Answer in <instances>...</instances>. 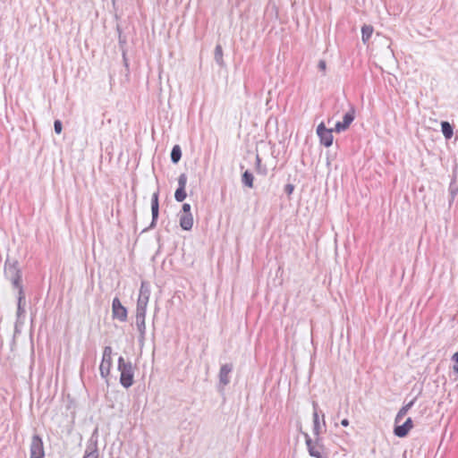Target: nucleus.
<instances>
[{
  "label": "nucleus",
  "mask_w": 458,
  "mask_h": 458,
  "mask_svg": "<svg viewBox=\"0 0 458 458\" xmlns=\"http://www.w3.org/2000/svg\"><path fill=\"white\" fill-rule=\"evenodd\" d=\"M187 183V176L185 174H181L178 177V188H182L185 190Z\"/></svg>",
  "instance_id": "b1692460"
},
{
  "label": "nucleus",
  "mask_w": 458,
  "mask_h": 458,
  "mask_svg": "<svg viewBox=\"0 0 458 458\" xmlns=\"http://www.w3.org/2000/svg\"><path fill=\"white\" fill-rule=\"evenodd\" d=\"M182 214H191V205L188 203H184L182 208Z\"/></svg>",
  "instance_id": "c85d7f7f"
},
{
  "label": "nucleus",
  "mask_w": 458,
  "mask_h": 458,
  "mask_svg": "<svg viewBox=\"0 0 458 458\" xmlns=\"http://www.w3.org/2000/svg\"><path fill=\"white\" fill-rule=\"evenodd\" d=\"M83 458H98L97 443L87 446Z\"/></svg>",
  "instance_id": "f3484780"
},
{
  "label": "nucleus",
  "mask_w": 458,
  "mask_h": 458,
  "mask_svg": "<svg viewBox=\"0 0 458 458\" xmlns=\"http://www.w3.org/2000/svg\"><path fill=\"white\" fill-rule=\"evenodd\" d=\"M333 131L332 129H327L323 123L318 125L317 134L319 137L320 143L325 147H330L333 144Z\"/></svg>",
  "instance_id": "0eeeda50"
},
{
  "label": "nucleus",
  "mask_w": 458,
  "mask_h": 458,
  "mask_svg": "<svg viewBox=\"0 0 458 458\" xmlns=\"http://www.w3.org/2000/svg\"><path fill=\"white\" fill-rule=\"evenodd\" d=\"M260 163H261V160H260L259 157L257 156V157H256V164H257L258 169H259Z\"/></svg>",
  "instance_id": "2f4dec72"
},
{
  "label": "nucleus",
  "mask_w": 458,
  "mask_h": 458,
  "mask_svg": "<svg viewBox=\"0 0 458 458\" xmlns=\"http://www.w3.org/2000/svg\"><path fill=\"white\" fill-rule=\"evenodd\" d=\"M318 68L319 71L323 72V73L326 72L327 70V64L324 60H320L318 64Z\"/></svg>",
  "instance_id": "cd10ccee"
},
{
  "label": "nucleus",
  "mask_w": 458,
  "mask_h": 458,
  "mask_svg": "<svg viewBox=\"0 0 458 458\" xmlns=\"http://www.w3.org/2000/svg\"><path fill=\"white\" fill-rule=\"evenodd\" d=\"M30 458H44L45 451L42 438L38 435H34L31 438Z\"/></svg>",
  "instance_id": "423d86ee"
},
{
  "label": "nucleus",
  "mask_w": 458,
  "mask_h": 458,
  "mask_svg": "<svg viewBox=\"0 0 458 458\" xmlns=\"http://www.w3.org/2000/svg\"><path fill=\"white\" fill-rule=\"evenodd\" d=\"M453 360L458 363V352L453 355Z\"/></svg>",
  "instance_id": "473e14b6"
},
{
  "label": "nucleus",
  "mask_w": 458,
  "mask_h": 458,
  "mask_svg": "<svg viewBox=\"0 0 458 458\" xmlns=\"http://www.w3.org/2000/svg\"><path fill=\"white\" fill-rule=\"evenodd\" d=\"M317 407H318L317 403H313V408H314V412H313V434L317 437L316 441H315L316 443L318 442L319 435H320V432H321V425H320V422H319V420H318V411H317Z\"/></svg>",
  "instance_id": "ddd939ff"
},
{
  "label": "nucleus",
  "mask_w": 458,
  "mask_h": 458,
  "mask_svg": "<svg viewBox=\"0 0 458 458\" xmlns=\"http://www.w3.org/2000/svg\"><path fill=\"white\" fill-rule=\"evenodd\" d=\"M24 301H25V293H24L23 288H20V290H18V303H17V312H16L18 319L25 313V309L23 307Z\"/></svg>",
  "instance_id": "2eb2a0df"
},
{
  "label": "nucleus",
  "mask_w": 458,
  "mask_h": 458,
  "mask_svg": "<svg viewBox=\"0 0 458 458\" xmlns=\"http://www.w3.org/2000/svg\"><path fill=\"white\" fill-rule=\"evenodd\" d=\"M341 425L344 426V427H347L349 425V420L347 419H344L341 421Z\"/></svg>",
  "instance_id": "7c9ffc66"
},
{
  "label": "nucleus",
  "mask_w": 458,
  "mask_h": 458,
  "mask_svg": "<svg viewBox=\"0 0 458 458\" xmlns=\"http://www.w3.org/2000/svg\"><path fill=\"white\" fill-rule=\"evenodd\" d=\"M413 422L411 418H408L402 425L395 424L394 434L398 437H404L408 435L409 431L412 428Z\"/></svg>",
  "instance_id": "9d476101"
},
{
  "label": "nucleus",
  "mask_w": 458,
  "mask_h": 458,
  "mask_svg": "<svg viewBox=\"0 0 458 458\" xmlns=\"http://www.w3.org/2000/svg\"><path fill=\"white\" fill-rule=\"evenodd\" d=\"M158 191L154 192L151 197V214H152V221L150 227H154L156 222L158 218L159 214V203H158Z\"/></svg>",
  "instance_id": "f8f14e48"
},
{
  "label": "nucleus",
  "mask_w": 458,
  "mask_h": 458,
  "mask_svg": "<svg viewBox=\"0 0 458 458\" xmlns=\"http://www.w3.org/2000/svg\"><path fill=\"white\" fill-rule=\"evenodd\" d=\"M308 452H309L310 455L312 457L321 458L320 452L316 450L314 446H313V448H310V450Z\"/></svg>",
  "instance_id": "bb28decb"
},
{
  "label": "nucleus",
  "mask_w": 458,
  "mask_h": 458,
  "mask_svg": "<svg viewBox=\"0 0 458 458\" xmlns=\"http://www.w3.org/2000/svg\"><path fill=\"white\" fill-rule=\"evenodd\" d=\"M355 118V108L352 105H350L349 110L345 113L342 122H337L335 125V131L342 132L349 128L351 123Z\"/></svg>",
  "instance_id": "39448f33"
},
{
  "label": "nucleus",
  "mask_w": 458,
  "mask_h": 458,
  "mask_svg": "<svg viewBox=\"0 0 458 458\" xmlns=\"http://www.w3.org/2000/svg\"><path fill=\"white\" fill-rule=\"evenodd\" d=\"M149 297L150 284L147 281H142L140 284L139 298L137 301L136 312L146 313Z\"/></svg>",
  "instance_id": "7ed1b4c3"
},
{
  "label": "nucleus",
  "mask_w": 458,
  "mask_h": 458,
  "mask_svg": "<svg viewBox=\"0 0 458 458\" xmlns=\"http://www.w3.org/2000/svg\"><path fill=\"white\" fill-rule=\"evenodd\" d=\"M293 190H294V186L293 184H290V183L286 184L285 187H284V191L288 195L292 194Z\"/></svg>",
  "instance_id": "c756f323"
},
{
  "label": "nucleus",
  "mask_w": 458,
  "mask_h": 458,
  "mask_svg": "<svg viewBox=\"0 0 458 458\" xmlns=\"http://www.w3.org/2000/svg\"><path fill=\"white\" fill-rule=\"evenodd\" d=\"M118 370L120 371V384L124 388L133 385L134 370L131 361H125L121 356L118 359Z\"/></svg>",
  "instance_id": "f03ea898"
},
{
  "label": "nucleus",
  "mask_w": 458,
  "mask_h": 458,
  "mask_svg": "<svg viewBox=\"0 0 458 458\" xmlns=\"http://www.w3.org/2000/svg\"><path fill=\"white\" fill-rule=\"evenodd\" d=\"M373 33V27L370 25H364L361 28V38L364 43H366Z\"/></svg>",
  "instance_id": "aec40b11"
},
{
  "label": "nucleus",
  "mask_w": 458,
  "mask_h": 458,
  "mask_svg": "<svg viewBox=\"0 0 458 458\" xmlns=\"http://www.w3.org/2000/svg\"><path fill=\"white\" fill-rule=\"evenodd\" d=\"M454 369L455 371H457V372H458V366H456V365H455V366L454 367Z\"/></svg>",
  "instance_id": "f704fd0d"
},
{
  "label": "nucleus",
  "mask_w": 458,
  "mask_h": 458,
  "mask_svg": "<svg viewBox=\"0 0 458 458\" xmlns=\"http://www.w3.org/2000/svg\"><path fill=\"white\" fill-rule=\"evenodd\" d=\"M4 275L11 281L14 288L18 290L23 288L21 285V271L16 259H6L4 263Z\"/></svg>",
  "instance_id": "f257e3e1"
},
{
  "label": "nucleus",
  "mask_w": 458,
  "mask_h": 458,
  "mask_svg": "<svg viewBox=\"0 0 458 458\" xmlns=\"http://www.w3.org/2000/svg\"><path fill=\"white\" fill-rule=\"evenodd\" d=\"M182 157V149L179 145H174L171 151V161L177 164Z\"/></svg>",
  "instance_id": "6ab92c4d"
},
{
  "label": "nucleus",
  "mask_w": 458,
  "mask_h": 458,
  "mask_svg": "<svg viewBox=\"0 0 458 458\" xmlns=\"http://www.w3.org/2000/svg\"><path fill=\"white\" fill-rule=\"evenodd\" d=\"M441 131L446 140H450L453 137V127L450 123L444 121L441 123Z\"/></svg>",
  "instance_id": "a211bd4d"
},
{
  "label": "nucleus",
  "mask_w": 458,
  "mask_h": 458,
  "mask_svg": "<svg viewBox=\"0 0 458 458\" xmlns=\"http://www.w3.org/2000/svg\"><path fill=\"white\" fill-rule=\"evenodd\" d=\"M112 367V347L106 346L103 351V357L99 366V372L103 378H106Z\"/></svg>",
  "instance_id": "20e7f679"
},
{
  "label": "nucleus",
  "mask_w": 458,
  "mask_h": 458,
  "mask_svg": "<svg viewBox=\"0 0 458 458\" xmlns=\"http://www.w3.org/2000/svg\"><path fill=\"white\" fill-rule=\"evenodd\" d=\"M259 173L266 174V169L262 170V167L259 166V169H258Z\"/></svg>",
  "instance_id": "72a5a7b5"
},
{
  "label": "nucleus",
  "mask_w": 458,
  "mask_h": 458,
  "mask_svg": "<svg viewBox=\"0 0 458 458\" xmlns=\"http://www.w3.org/2000/svg\"><path fill=\"white\" fill-rule=\"evenodd\" d=\"M127 309L121 303L118 297L114 298L112 302L113 318L124 322L127 319Z\"/></svg>",
  "instance_id": "6e6552de"
},
{
  "label": "nucleus",
  "mask_w": 458,
  "mask_h": 458,
  "mask_svg": "<svg viewBox=\"0 0 458 458\" xmlns=\"http://www.w3.org/2000/svg\"><path fill=\"white\" fill-rule=\"evenodd\" d=\"M233 366L231 363H225L221 366L218 377L219 386L224 388L230 383V374L233 371Z\"/></svg>",
  "instance_id": "1a4fd4ad"
},
{
  "label": "nucleus",
  "mask_w": 458,
  "mask_h": 458,
  "mask_svg": "<svg viewBox=\"0 0 458 458\" xmlns=\"http://www.w3.org/2000/svg\"><path fill=\"white\" fill-rule=\"evenodd\" d=\"M186 191L184 189H182V188H177V190L175 191V193H174V198L176 199V201L178 202H182L185 199H186Z\"/></svg>",
  "instance_id": "5701e85b"
},
{
  "label": "nucleus",
  "mask_w": 458,
  "mask_h": 458,
  "mask_svg": "<svg viewBox=\"0 0 458 458\" xmlns=\"http://www.w3.org/2000/svg\"><path fill=\"white\" fill-rule=\"evenodd\" d=\"M414 402H415V399L411 401L410 403H408L407 404H405L399 410V411L397 412L395 419H394L395 424H398L401 422L403 418L407 414L408 411L413 406Z\"/></svg>",
  "instance_id": "dca6fc26"
},
{
  "label": "nucleus",
  "mask_w": 458,
  "mask_h": 458,
  "mask_svg": "<svg viewBox=\"0 0 458 458\" xmlns=\"http://www.w3.org/2000/svg\"><path fill=\"white\" fill-rule=\"evenodd\" d=\"M146 313L136 312V327L140 332L139 341L142 343L145 339L146 334V323H145Z\"/></svg>",
  "instance_id": "9b49d317"
},
{
  "label": "nucleus",
  "mask_w": 458,
  "mask_h": 458,
  "mask_svg": "<svg viewBox=\"0 0 458 458\" xmlns=\"http://www.w3.org/2000/svg\"><path fill=\"white\" fill-rule=\"evenodd\" d=\"M54 129H55V132L56 134H60L62 132L63 125H62V122L60 120H55V123H54Z\"/></svg>",
  "instance_id": "393cba45"
},
{
  "label": "nucleus",
  "mask_w": 458,
  "mask_h": 458,
  "mask_svg": "<svg viewBox=\"0 0 458 458\" xmlns=\"http://www.w3.org/2000/svg\"><path fill=\"white\" fill-rule=\"evenodd\" d=\"M322 417H325V414H322ZM323 425L325 426V420H323Z\"/></svg>",
  "instance_id": "c9c22d12"
},
{
  "label": "nucleus",
  "mask_w": 458,
  "mask_h": 458,
  "mask_svg": "<svg viewBox=\"0 0 458 458\" xmlns=\"http://www.w3.org/2000/svg\"><path fill=\"white\" fill-rule=\"evenodd\" d=\"M215 60L219 65H222L224 64L223 49L220 45H217L215 48Z\"/></svg>",
  "instance_id": "4be33fe9"
},
{
  "label": "nucleus",
  "mask_w": 458,
  "mask_h": 458,
  "mask_svg": "<svg viewBox=\"0 0 458 458\" xmlns=\"http://www.w3.org/2000/svg\"><path fill=\"white\" fill-rule=\"evenodd\" d=\"M193 217L191 214H182L180 216V226L185 231H189L192 228Z\"/></svg>",
  "instance_id": "4468645a"
},
{
  "label": "nucleus",
  "mask_w": 458,
  "mask_h": 458,
  "mask_svg": "<svg viewBox=\"0 0 458 458\" xmlns=\"http://www.w3.org/2000/svg\"><path fill=\"white\" fill-rule=\"evenodd\" d=\"M253 180H254V177L250 172L245 171L242 174V182L245 186H247L249 188H252L253 187Z\"/></svg>",
  "instance_id": "412c9836"
},
{
  "label": "nucleus",
  "mask_w": 458,
  "mask_h": 458,
  "mask_svg": "<svg viewBox=\"0 0 458 458\" xmlns=\"http://www.w3.org/2000/svg\"><path fill=\"white\" fill-rule=\"evenodd\" d=\"M302 434H303V436L305 437L306 445H307V448H308V451H309L310 448H313V446H314L312 439L310 438V437L309 436L308 433L303 432Z\"/></svg>",
  "instance_id": "a878e982"
}]
</instances>
